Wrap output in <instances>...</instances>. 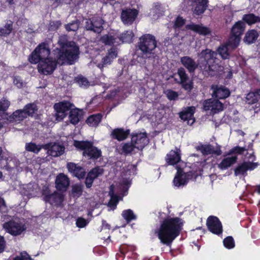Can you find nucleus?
Wrapping results in <instances>:
<instances>
[{
    "label": "nucleus",
    "mask_w": 260,
    "mask_h": 260,
    "mask_svg": "<svg viewBox=\"0 0 260 260\" xmlns=\"http://www.w3.org/2000/svg\"><path fill=\"white\" fill-rule=\"evenodd\" d=\"M58 43L61 49L57 48L50 53L48 43L39 44L29 57L31 63H38L40 73L44 75L51 74L55 70L57 63L67 62L73 64L78 58L79 48L74 42L64 43L60 39Z\"/></svg>",
    "instance_id": "1"
},
{
    "label": "nucleus",
    "mask_w": 260,
    "mask_h": 260,
    "mask_svg": "<svg viewBox=\"0 0 260 260\" xmlns=\"http://www.w3.org/2000/svg\"><path fill=\"white\" fill-rule=\"evenodd\" d=\"M217 53L209 49L202 50L198 54V64L191 57L186 56L180 58L182 64L191 73L193 72L199 65L205 73L213 76L215 72L220 70L221 67L219 60L216 56Z\"/></svg>",
    "instance_id": "2"
},
{
    "label": "nucleus",
    "mask_w": 260,
    "mask_h": 260,
    "mask_svg": "<svg viewBox=\"0 0 260 260\" xmlns=\"http://www.w3.org/2000/svg\"><path fill=\"white\" fill-rule=\"evenodd\" d=\"M183 221L178 217L168 218L163 220L155 231L161 243L169 246L178 237L182 229Z\"/></svg>",
    "instance_id": "3"
},
{
    "label": "nucleus",
    "mask_w": 260,
    "mask_h": 260,
    "mask_svg": "<svg viewBox=\"0 0 260 260\" xmlns=\"http://www.w3.org/2000/svg\"><path fill=\"white\" fill-rule=\"evenodd\" d=\"M134 37V34L131 30L126 31L120 36L117 34L112 35L109 34L103 36L101 41L106 45H118L121 43H131Z\"/></svg>",
    "instance_id": "4"
},
{
    "label": "nucleus",
    "mask_w": 260,
    "mask_h": 260,
    "mask_svg": "<svg viewBox=\"0 0 260 260\" xmlns=\"http://www.w3.org/2000/svg\"><path fill=\"white\" fill-rule=\"evenodd\" d=\"M74 146L79 150L83 151V155L90 158L97 159L101 155V150L93 146L88 141H74Z\"/></svg>",
    "instance_id": "5"
},
{
    "label": "nucleus",
    "mask_w": 260,
    "mask_h": 260,
    "mask_svg": "<svg viewBox=\"0 0 260 260\" xmlns=\"http://www.w3.org/2000/svg\"><path fill=\"white\" fill-rule=\"evenodd\" d=\"M3 227L7 232L11 235L16 236L26 231L27 225L24 220L17 218L4 223Z\"/></svg>",
    "instance_id": "6"
},
{
    "label": "nucleus",
    "mask_w": 260,
    "mask_h": 260,
    "mask_svg": "<svg viewBox=\"0 0 260 260\" xmlns=\"http://www.w3.org/2000/svg\"><path fill=\"white\" fill-rule=\"evenodd\" d=\"M177 172L173 180V183L175 186L180 187L185 185L189 180L196 178L198 174L192 172L184 173L178 166L176 167Z\"/></svg>",
    "instance_id": "7"
},
{
    "label": "nucleus",
    "mask_w": 260,
    "mask_h": 260,
    "mask_svg": "<svg viewBox=\"0 0 260 260\" xmlns=\"http://www.w3.org/2000/svg\"><path fill=\"white\" fill-rule=\"evenodd\" d=\"M139 49L147 55L150 54L156 47V41L154 37L149 34L145 35L140 38Z\"/></svg>",
    "instance_id": "8"
},
{
    "label": "nucleus",
    "mask_w": 260,
    "mask_h": 260,
    "mask_svg": "<svg viewBox=\"0 0 260 260\" xmlns=\"http://www.w3.org/2000/svg\"><path fill=\"white\" fill-rule=\"evenodd\" d=\"M131 140L137 150H142L149 143V139L145 132L133 133Z\"/></svg>",
    "instance_id": "9"
},
{
    "label": "nucleus",
    "mask_w": 260,
    "mask_h": 260,
    "mask_svg": "<svg viewBox=\"0 0 260 260\" xmlns=\"http://www.w3.org/2000/svg\"><path fill=\"white\" fill-rule=\"evenodd\" d=\"M72 105L69 102H62L55 104L54 108L56 111V119L57 121L62 120L67 115V112L71 109Z\"/></svg>",
    "instance_id": "10"
},
{
    "label": "nucleus",
    "mask_w": 260,
    "mask_h": 260,
    "mask_svg": "<svg viewBox=\"0 0 260 260\" xmlns=\"http://www.w3.org/2000/svg\"><path fill=\"white\" fill-rule=\"evenodd\" d=\"M27 116V113L24 110H17L11 115H9L8 113L4 112L2 118L3 120H7L8 122L11 123L19 122Z\"/></svg>",
    "instance_id": "11"
},
{
    "label": "nucleus",
    "mask_w": 260,
    "mask_h": 260,
    "mask_svg": "<svg viewBox=\"0 0 260 260\" xmlns=\"http://www.w3.org/2000/svg\"><path fill=\"white\" fill-rule=\"evenodd\" d=\"M204 109L215 114L223 110V104L215 99H209L204 103Z\"/></svg>",
    "instance_id": "12"
},
{
    "label": "nucleus",
    "mask_w": 260,
    "mask_h": 260,
    "mask_svg": "<svg viewBox=\"0 0 260 260\" xmlns=\"http://www.w3.org/2000/svg\"><path fill=\"white\" fill-rule=\"evenodd\" d=\"M207 225L209 231L213 234L218 235L222 231L221 223L216 217H209L207 221Z\"/></svg>",
    "instance_id": "13"
},
{
    "label": "nucleus",
    "mask_w": 260,
    "mask_h": 260,
    "mask_svg": "<svg viewBox=\"0 0 260 260\" xmlns=\"http://www.w3.org/2000/svg\"><path fill=\"white\" fill-rule=\"evenodd\" d=\"M138 14V11L135 9L123 10L121 14V21L124 24L130 25L135 21Z\"/></svg>",
    "instance_id": "14"
},
{
    "label": "nucleus",
    "mask_w": 260,
    "mask_h": 260,
    "mask_svg": "<svg viewBox=\"0 0 260 260\" xmlns=\"http://www.w3.org/2000/svg\"><path fill=\"white\" fill-rule=\"evenodd\" d=\"M103 20L100 17L92 18L89 20H86L85 28L87 30H91L95 32L100 33L102 30Z\"/></svg>",
    "instance_id": "15"
},
{
    "label": "nucleus",
    "mask_w": 260,
    "mask_h": 260,
    "mask_svg": "<svg viewBox=\"0 0 260 260\" xmlns=\"http://www.w3.org/2000/svg\"><path fill=\"white\" fill-rule=\"evenodd\" d=\"M43 148L47 150V154L53 157L61 155L64 152V148L58 144H48L44 145Z\"/></svg>",
    "instance_id": "16"
},
{
    "label": "nucleus",
    "mask_w": 260,
    "mask_h": 260,
    "mask_svg": "<svg viewBox=\"0 0 260 260\" xmlns=\"http://www.w3.org/2000/svg\"><path fill=\"white\" fill-rule=\"evenodd\" d=\"M104 170L101 167H96L92 169L88 174L85 180V184L87 188H90L92 184L93 180L102 175Z\"/></svg>",
    "instance_id": "17"
},
{
    "label": "nucleus",
    "mask_w": 260,
    "mask_h": 260,
    "mask_svg": "<svg viewBox=\"0 0 260 260\" xmlns=\"http://www.w3.org/2000/svg\"><path fill=\"white\" fill-rule=\"evenodd\" d=\"M70 184L69 179L64 174L60 173L56 177L55 184L56 188L60 191H64Z\"/></svg>",
    "instance_id": "18"
},
{
    "label": "nucleus",
    "mask_w": 260,
    "mask_h": 260,
    "mask_svg": "<svg viewBox=\"0 0 260 260\" xmlns=\"http://www.w3.org/2000/svg\"><path fill=\"white\" fill-rule=\"evenodd\" d=\"M194 112V107L192 106L188 107L180 113V117L183 120L187 121V123L188 125H191L195 121V119L193 117Z\"/></svg>",
    "instance_id": "19"
},
{
    "label": "nucleus",
    "mask_w": 260,
    "mask_h": 260,
    "mask_svg": "<svg viewBox=\"0 0 260 260\" xmlns=\"http://www.w3.org/2000/svg\"><path fill=\"white\" fill-rule=\"evenodd\" d=\"M257 164L250 161L244 162L239 165L235 170V174L236 176L239 175H244L248 170H252L256 168Z\"/></svg>",
    "instance_id": "20"
},
{
    "label": "nucleus",
    "mask_w": 260,
    "mask_h": 260,
    "mask_svg": "<svg viewBox=\"0 0 260 260\" xmlns=\"http://www.w3.org/2000/svg\"><path fill=\"white\" fill-rule=\"evenodd\" d=\"M166 160L169 165H176L181 161V151L179 149L171 150L167 155Z\"/></svg>",
    "instance_id": "21"
},
{
    "label": "nucleus",
    "mask_w": 260,
    "mask_h": 260,
    "mask_svg": "<svg viewBox=\"0 0 260 260\" xmlns=\"http://www.w3.org/2000/svg\"><path fill=\"white\" fill-rule=\"evenodd\" d=\"M177 74L179 77V80L177 82H180L185 90H191L192 84L191 82H187L188 76L184 69L183 68H179Z\"/></svg>",
    "instance_id": "22"
},
{
    "label": "nucleus",
    "mask_w": 260,
    "mask_h": 260,
    "mask_svg": "<svg viewBox=\"0 0 260 260\" xmlns=\"http://www.w3.org/2000/svg\"><path fill=\"white\" fill-rule=\"evenodd\" d=\"M44 200L45 202H49L52 205H59L63 200V195L62 193L55 192L51 194L45 195Z\"/></svg>",
    "instance_id": "23"
},
{
    "label": "nucleus",
    "mask_w": 260,
    "mask_h": 260,
    "mask_svg": "<svg viewBox=\"0 0 260 260\" xmlns=\"http://www.w3.org/2000/svg\"><path fill=\"white\" fill-rule=\"evenodd\" d=\"M67 167L69 171L78 178H83L85 176L84 169L80 166H77L75 164L69 162L67 165Z\"/></svg>",
    "instance_id": "24"
},
{
    "label": "nucleus",
    "mask_w": 260,
    "mask_h": 260,
    "mask_svg": "<svg viewBox=\"0 0 260 260\" xmlns=\"http://www.w3.org/2000/svg\"><path fill=\"white\" fill-rule=\"evenodd\" d=\"M213 95L220 99H223L227 98L230 95L229 90L222 86L213 85L212 86Z\"/></svg>",
    "instance_id": "25"
},
{
    "label": "nucleus",
    "mask_w": 260,
    "mask_h": 260,
    "mask_svg": "<svg viewBox=\"0 0 260 260\" xmlns=\"http://www.w3.org/2000/svg\"><path fill=\"white\" fill-rule=\"evenodd\" d=\"M186 28L196 32L200 35H207L210 33V30L207 27L202 24H196L192 23L186 26Z\"/></svg>",
    "instance_id": "26"
},
{
    "label": "nucleus",
    "mask_w": 260,
    "mask_h": 260,
    "mask_svg": "<svg viewBox=\"0 0 260 260\" xmlns=\"http://www.w3.org/2000/svg\"><path fill=\"white\" fill-rule=\"evenodd\" d=\"M189 1L197 4V6L194 10V13L197 15L203 13L206 9L207 0H189Z\"/></svg>",
    "instance_id": "27"
},
{
    "label": "nucleus",
    "mask_w": 260,
    "mask_h": 260,
    "mask_svg": "<svg viewBox=\"0 0 260 260\" xmlns=\"http://www.w3.org/2000/svg\"><path fill=\"white\" fill-rule=\"evenodd\" d=\"M198 149L202 152L203 155H208L214 153L217 155L221 154L220 149L214 150L212 146L210 145H202L198 147Z\"/></svg>",
    "instance_id": "28"
},
{
    "label": "nucleus",
    "mask_w": 260,
    "mask_h": 260,
    "mask_svg": "<svg viewBox=\"0 0 260 260\" xmlns=\"http://www.w3.org/2000/svg\"><path fill=\"white\" fill-rule=\"evenodd\" d=\"M82 111L78 109H73L70 111L69 119L71 123L76 124L81 117Z\"/></svg>",
    "instance_id": "29"
},
{
    "label": "nucleus",
    "mask_w": 260,
    "mask_h": 260,
    "mask_svg": "<svg viewBox=\"0 0 260 260\" xmlns=\"http://www.w3.org/2000/svg\"><path fill=\"white\" fill-rule=\"evenodd\" d=\"M237 156H231L224 158L218 165V168L221 170H225L231 166L237 160Z\"/></svg>",
    "instance_id": "30"
},
{
    "label": "nucleus",
    "mask_w": 260,
    "mask_h": 260,
    "mask_svg": "<svg viewBox=\"0 0 260 260\" xmlns=\"http://www.w3.org/2000/svg\"><path fill=\"white\" fill-rule=\"evenodd\" d=\"M129 134V131H124L123 129L117 128L113 130L112 133L113 138L118 141L125 139Z\"/></svg>",
    "instance_id": "31"
},
{
    "label": "nucleus",
    "mask_w": 260,
    "mask_h": 260,
    "mask_svg": "<svg viewBox=\"0 0 260 260\" xmlns=\"http://www.w3.org/2000/svg\"><path fill=\"white\" fill-rule=\"evenodd\" d=\"M260 98V88L254 92H250L246 97V102L249 104H253L257 102Z\"/></svg>",
    "instance_id": "32"
},
{
    "label": "nucleus",
    "mask_w": 260,
    "mask_h": 260,
    "mask_svg": "<svg viewBox=\"0 0 260 260\" xmlns=\"http://www.w3.org/2000/svg\"><path fill=\"white\" fill-rule=\"evenodd\" d=\"M245 29L244 22L239 21L236 22L232 28L231 34L241 37Z\"/></svg>",
    "instance_id": "33"
},
{
    "label": "nucleus",
    "mask_w": 260,
    "mask_h": 260,
    "mask_svg": "<svg viewBox=\"0 0 260 260\" xmlns=\"http://www.w3.org/2000/svg\"><path fill=\"white\" fill-rule=\"evenodd\" d=\"M241 37L232 34L226 44L228 46L233 50L238 46Z\"/></svg>",
    "instance_id": "34"
},
{
    "label": "nucleus",
    "mask_w": 260,
    "mask_h": 260,
    "mask_svg": "<svg viewBox=\"0 0 260 260\" xmlns=\"http://www.w3.org/2000/svg\"><path fill=\"white\" fill-rule=\"evenodd\" d=\"M101 114H97L89 116L86 120V123L91 126H96L98 125L102 119Z\"/></svg>",
    "instance_id": "35"
},
{
    "label": "nucleus",
    "mask_w": 260,
    "mask_h": 260,
    "mask_svg": "<svg viewBox=\"0 0 260 260\" xmlns=\"http://www.w3.org/2000/svg\"><path fill=\"white\" fill-rule=\"evenodd\" d=\"M109 195L111 197V200L109 202V206L114 209L117 205L119 200V197L117 196L114 195V186L112 185L110 186Z\"/></svg>",
    "instance_id": "36"
},
{
    "label": "nucleus",
    "mask_w": 260,
    "mask_h": 260,
    "mask_svg": "<svg viewBox=\"0 0 260 260\" xmlns=\"http://www.w3.org/2000/svg\"><path fill=\"white\" fill-rule=\"evenodd\" d=\"M258 34L254 30L248 31L244 39V41L247 44L253 43L257 38Z\"/></svg>",
    "instance_id": "37"
},
{
    "label": "nucleus",
    "mask_w": 260,
    "mask_h": 260,
    "mask_svg": "<svg viewBox=\"0 0 260 260\" xmlns=\"http://www.w3.org/2000/svg\"><path fill=\"white\" fill-rule=\"evenodd\" d=\"M44 145H37L32 142L27 143L25 144V150L29 152H32L35 153H38L42 148H43Z\"/></svg>",
    "instance_id": "38"
},
{
    "label": "nucleus",
    "mask_w": 260,
    "mask_h": 260,
    "mask_svg": "<svg viewBox=\"0 0 260 260\" xmlns=\"http://www.w3.org/2000/svg\"><path fill=\"white\" fill-rule=\"evenodd\" d=\"M243 20L248 24H252L259 22L260 17L256 16L253 14H246L243 16Z\"/></svg>",
    "instance_id": "39"
},
{
    "label": "nucleus",
    "mask_w": 260,
    "mask_h": 260,
    "mask_svg": "<svg viewBox=\"0 0 260 260\" xmlns=\"http://www.w3.org/2000/svg\"><path fill=\"white\" fill-rule=\"evenodd\" d=\"M13 29L12 22H8L4 26L0 27V36H6L9 35Z\"/></svg>",
    "instance_id": "40"
},
{
    "label": "nucleus",
    "mask_w": 260,
    "mask_h": 260,
    "mask_svg": "<svg viewBox=\"0 0 260 260\" xmlns=\"http://www.w3.org/2000/svg\"><path fill=\"white\" fill-rule=\"evenodd\" d=\"M82 193V186L80 184H75L72 187L71 196L78 198H79Z\"/></svg>",
    "instance_id": "41"
},
{
    "label": "nucleus",
    "mask_w": 260,
    "mask_h": 260,
    "mask_svg": "<svg viewBox=\"0 0 260 260\" xmlns=\"http://www.w3.org/2000/svg\"><path fill=\"white\" fill-rule=\"evenodd\" d=\"M230 49L231 48L226 44L225 45L220 46L218 48V52L223 59H226L229 56V51Z\"/></svg>",
    "instance_id": "42"
},
{
    "label": "nucleus",
    "mask_w": 260,
    "mask_h": 260,
    "mask_svg": "<svg viewBox=\"0 0 260 260\" xmlns=\"http://www.w3.org/2000/svg\"><path fill=\"white\" fill-rule=\"evenodd\" d=\"M122 216L127 222L136 218V216L131 209L125 210L122 212Z\"/></svg>",
    "instance_id": "43"
},
{
    "label": "nucleus",
    "mask_w": 260,
    "mask_h": 260,
    "mask_svg": "<svg viewBox=\"0 0 260 260\" xmlns=\"http://www.w3.org/2000/svg\"><path fill=\"white\" fill-rule=\"evenodd\" d=\"M122 150L125 153H129L132 152H135L137 151L135 145H134L133 143H125L122 146Z\"/></svg>",
    "instance_id": "44"
},
{
    "label": "nucleus",
    "mask_w": 260,
    "mask_h": 260,
    "mask_svg": "<svg viewBox=\"0 0 260 260\" xmlns=\"http://www.w3.org/2000/svg\"><path fill=\"white\" fill-rule=\"evenodd\" d=\"M27 113V116L32 115L37 110V106L34 104L27 105L23 109Z\"/></svg>",
    "instance_id": "45"
},
{
    "label": "nucleus",
    "mask_w": 260,
    "mask_h": 260,
    "mask_svg": "<svg viewBox=\"0 0 260 260\" xmlns=\"http://www.w3.org/2000/svg\"><path fill=\"white\" fill-rule=\"evenodd\" d=\"M75 81L78 85L82 87H86L89 84V82L87 79L82 76H78L76 77Z\"/></svg>",
    "instance_id": "46"
},
{
    "label": "nucleus",
    "mask_w": 260,
    "mask_h": 260,
    "mask_svg": "<svg viewBox=\"0 0 260 260\" xmlns=\"http://www.w3.org/2000/svg\"><path fill=\"white\" fill-rule=\"evenodd\" d=\"M224 246L228 249H231L235 247V242L233 238L231 237H228L225 238L223 241Z\"/></svg>",
    "instance_id": "47"
},
{
    "label": "nucleus",
    "mask_w": 260,
    "mask_h": 260,
    "mask_svg": "<svg viewBox=\"0 0 260 260\" xmlns=\"http://www.w3.org/2000/svg\"><path fill=\"white\" fill-rule=\"evenodd\" d=\"M10 104V102L5 99L0 100V112H5L9 108Z\"/></svg>",
    "instance_id": "48"
},
{
    "label": "nucleus",
    "mask_w": 260,
    "mask_h": 260,
    "mask_svg": "<svg viewBox=\"0 0 260 260\" xmlns=\"http://www.w3.org/2000/svg\"><path fill=\"white\" fill-rule=\"evenodd\" d=\"M79 28V21L76 20L66 26V28L68 31H76Z\"/></svg>",
    "instance_id": "49"
},
{
    "label": "nucleus",
    "mask_w": 260,
    "mask_h": 260,
    "mask_svg": "<svg viewBox=\"0 0 260 260\" xmlns=\"http://www.w3.org/2000/svg\"><path fill=\"white\" fill-rule=\"evenodd\" d=\"M32 187V185L30 184H27L23 187V189H25V191H22V193L24 194L25 196H27V198H30L34 196V193L31 192V189Z\"/></svg>",
    "instance_id": "50"
},
{
    "label": "nucleus",
    "mask_w": 260,
    "mask_h": 260,
    "mask_svg": "<svg viewBox=\"0 0 260 260\" xmlns=\"http://www.w3.org/2000/svg\"><path fill=\"white\" fill-rule=\"evenodd\" d=\"M112 61L110 58L109 56L107 55L102 59V63L98 64L97 66L101 69H103L106 65L110 64Z\"/></svg>",
    "instance_id": "51"
},
{
    "label": "nucleus",
    "mask_w": 260,
    "mask_h": 260,
    "mask_svg": "<svg viewBox=\"0 0 260 260\" xmlns=\"http://www.w3.org/2000/svg\"><path fill=\"white\" fill-rule=\"evenodd\" d=\"M13 260H32L26 252H21L20 255L15 257Z\"/></svg>",
    "instance_id": "52"
},
{
    "label": "nucleus",
    "mask_w": 260,
    "mask_h": 260,
    "mask_svg": "<svg viewBox=\"0 0 260 260\" xmlns=\"http://www.w3.org/2000/svg\"><path fill=\"white\" fill-rule=\"evenodd\" d=\"M13 83L18 88L22 87L24 84V82L22 81L21 79L18 76H16L14 77L13 80Z\"/></svg>",
    "instance_id": "53"
},
{
    "label": "nucleus",
    "mask_w": 260,
    "mask_h": 260,
    "mask_svg": "<svg viewBox=\"0 0 260 260\" xmlns=\"http://www.w3.org/2000/svg\"><path fill=\"white\" fill-rule=\"evenodd\" d=\"M166 94L168 99L170 100H175L178 97L177 92L168 90L166 91Z\"/></svg>",
    "instance_id": "54"
},
{
    "label": "nucleus",
    "mask_w": 260,
    "mask_h": 260,
    "mask_svg": "<svg viewBox=\"0 0 260 260\" xmlns=\"http://www.w3.org/2000/svg\"><path fill=\"white\" fill-rule=\"evenodd\" d=\"M88 222L83 218H79L77 219L76 224L79 228H83L87 225Z\"/></svg>",
    "instance_id": "55"
},
{
    "label": "nucleus",
    "mask_w": 260,
    "mask_h": 260,
    "mask_svg": "<svg viewBox=\"0 0 260 260\" xmlns=\"http://www.w3.org/2000/svg\"><path fill=\"white\" fill-rule=\"evenodd\" d=\"M117 51L115 48H111L108 52L107 55L109 56L112 61L117 57Z\"/></svg>",
    "instance_id": "56"
},
{
    "label": "nucleus",
    "mask_w": 260,
    "mask_h": 260,
    "mask_svg": "<svg viewBox=\"0 0 260 260\" xmlns=\"http://www.w3.org/2000/svg\"><path fill=\"white\" fill-rule=\"evenodd\" d=\"M185 23V20L182 18L178 17L176 18L174 26L175 28L180 27L184 25Z\"/></svg>",
    "instance_id": "57"
},
{
    "label": "nucleus",
    "mask_w": 260,
    "mask_h": 260,
    "mask_svg": "<svg viewBox=\"0 0 260 260\" xmlns=\"http://www.w3.org/2000/svg\"><path fill=\"white\" fill-rule=\"evenodd\" d=\"M130 184V181L128 180H124L121 183H120V188L123 190L127 189Z\"/></svg>",
    "instance_id": "58"
},
{
    "label": "nucleus",
    "mask_w": 260,
    "mask_h": 260,
    "mask_svg": "<svg viewBox=\"0 0 260 260\" xmlns=\"http://www.w3.org/2000/svg\"><path fill=\"white\" fill-rule=\"evenodd\" d=\"M245 150H246V149L245 147H240L237 146V147H234L232 150V152L241 154Z\"/></svg>",
    "instance_id": "59"
},
{
    "label": "nucleus",
    "mask_w": 260,
    "mask_h": 260,
    "mask_svg": "<svg viewBox=\"0 0 260 260\" xmlns=\"http://www.w3.org/2000/svg\"><path fill=\"white\" fill-rule=\"evenodd\" d=\"M8 162L7 160L4 159H0V167L1 168H6L7 169H9V167L7 166Z\"/></svg>",
    "instance_id": "60"
},
{
    "label": "nucleus",
    "mask_w": 260,
    "mask_h": 260,
    "mask_svg": "<svg viewBox=\"0 0 260 260\" xmlns=\"http://www.w3.org/2000/svg\"><path fill=\"white\" fill-rule=\"evenodd\" d=\"M5 248V241L4 238L0 236V253L3 251Z\"/></svg>",
    "instance_id": "61"
},
{
    "label": "nucleus",
    "mask_w": 260,
    "mask_h": 260,
    "mask_svg": "<svg viewBox=\"0 0 260 260\" xmlns=\"http://www.w3.org/2000/svg\"><path fill=\"white\" fill-rule=\"evenodd\" d=\"M2 117V115H1ZM2 121H0V131H1L3 128L6 127V125L8 124L9 122L7 121V120H3L1 117Z\"/></svg>",
    "instance_id": "62"
},
{
    "label": "nucleus",
    "mask_w": 260,
    "mask_h": 260,
    "mask_svg": "<svg viewBox=\"0 0 260 260\" xmlns=\"http://www.w3.org/2000/svg\"><path fill=\"white\" fill-rule=\"evenodd\" d=\"M5 207L6 205L4 200L0 198V210H2Z\"/></svg>",
    "instance_id": "63"
},
{
    "label": "nucleus",
    "mask_w": 260,
    "mask_h": 260,
    "mask_svg": "<svg viewBox=\"0 0 260 260\" xmlns=\"http://www.w3.org/2000/svg\"><path fill=\"white\" fill-rule=\"evenodd\" d=\"M110 225L108 224L106 221L103 220L102 221V228L104 229H110Z\"/></svg>",
    "instance_id": "64"
}]
</instances>
